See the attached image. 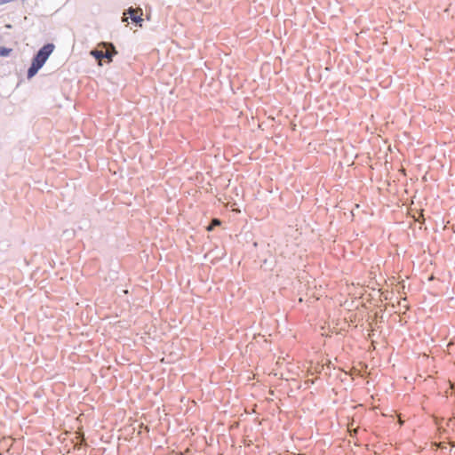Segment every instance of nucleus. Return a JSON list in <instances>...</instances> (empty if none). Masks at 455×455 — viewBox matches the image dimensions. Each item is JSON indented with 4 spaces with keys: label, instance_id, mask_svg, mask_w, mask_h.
<instances>
[{
    "label": "nucleus",
    "instance_id": "nucleus-5",
    "mask_svg": "<svg viewBox=\"0 0 455 455\" xmlns=\"http://www.w3.org/2000/svg\"><path fill=\"white\" fill-rule=\"evenodd\" d=\"M11 49L5 47H0V56L5 57L8 56L11 52Z\"/></svg>",
    "mask_w": 455,
    "mask_h": 455
},
{
    "label": "nucleus",
    "instance_id": "nucleus-3",
    "mask_svg": "<svg viewBox=\"0 0 455 455\" xmlns=\"http://www.w3.org/2000/svg\"><path fill=\"white\" fill-rule=\"evenodd\" d=\"M44 64L37 60L35 57L32 59V62L30 67L28 69L27 77L28 79H31L34 77L37 72L43 68Z\"/></svg>",
    "mask_w": 455,
    "mask_h": 455
},
{
    "label": "nucleus",
    "instance_id": "nucleus-7",
    "mask_svg": "<svg viewBox=\"0 0 455 455\" xmlns=\"http://www.w3.org/2000/svg\"><path fill=\"white\" fill-rule=\"evenodd\" d=\"M11 0H0V4H5L10 2Z\"/></svg>",
    "mask_w": 455,
    "mask_h": 455
},
{
    "label": "nucleus",
    "instance_id": "nucleus-1",
    "mask_svg": "<svg viewBox=\"0 0 455 455\" xmlns=\"http://www.w3.org/2000/svg\"><path fill=\"white\" fill-rule=\"evenodd\" d=\"M54 49L55 45L52 43H48L40 48L34 57L44 65Z\"/></svg>",
    "mask_w": 455,
    "mask_h": 455
},
{
    "label": "nucleus",
    "instance_id": "nucleus-4",
    "mask_svg": "<svg viewBox=\"0 0 455 455\" xmlns=\"http://www.w3.org/2000/svg\"><path fill=\"white\" fill-rule=\"evenodd\" d=\"M138 12H140V14H137V11L135 9H133L132 7H130L127 10V12L129 13L130 18L132 20V22H134L137 25H139L140 27H141L142 26V22H143V19L141 18L142 10L139 9Z\"/></svg>",
    "mask_w": 455,
    "mask_h": 455
},
{
    "label": "nucleus",
    "instance_id": "nucleus-2",
    "mask_svg": "<svg viewBox=\"0 0 455 455\" xmlns=\"http://www.w3.org/2000/svg\"><path fill=\"white\" fill-rule=\"evenodd\" d=\"M111 50H107L105 52L94 49L91 52V54L96 59V60H102V59H108V60H112V57L114 54L116 53V51L115 50V47L112 44H109Z\"/></svg>",
    "mask_w": 455,
    "mask_h": 455
},
{
    "label": "nucleus",
    "instance_id": "nucleus-6",
    "mask_svg": "<svg viewBox=\"0 0 455 455\" xmlns=\"http://www.w3.org/2000/svg\"><path fill=\"white\" fill-rule=\"evenodd\" d=\"M220 223H221V222H220V220H218V219H213V220H212V225H210V226L208 227V230H209V231L212 230V228H213V227H214V226H220Z\"/></svg>",
    "mask_w": 455,
    "mask_h": 455
}]
</instances>
